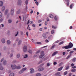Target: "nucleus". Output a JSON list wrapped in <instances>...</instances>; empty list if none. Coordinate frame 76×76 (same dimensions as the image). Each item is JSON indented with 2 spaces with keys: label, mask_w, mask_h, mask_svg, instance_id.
Here are the masks:
<instances>
[{
  "label": "nucleus",
  "mask_w": 76,
  "mask_h": 76,
  "mask_svg": "<svg viewBox=\"0 0 76 76\" xmlns=\"http://www.w3.org/2000/svg\"><path fill=\"white\" fill-rule=\"evenodd\" d=\"M54 19H55L56 20H57V17L55 16L54 17Z\"/></svg>",
  "instance_id": "603ef678"
},
{
  "label": "nucleus",
  "mask_w": 76,
  "mask_h": 76,
  "mask_svg": "<svg viewBox=\"0 0 76 76\" xmlns=\"http://www.w3.org/2000/svg\"><path fill=\"white\" fill-rule=\"evenodd\" d=\"M41 44V42H37V44Z\"/></svg>",
  "instance_id": "052dcab7"
},
{
  "label": "nucleus",
  "mask_w": 76,
  "mask_h": 76,
  "mask_svg": "<svg viewBox=\"0 0 76 76\" xmlns=\"http://www.w3.org/2000/svg\"><path fill=\"white\" fill-rule=\"evenodd\" d=\"M22 3V1L21 0H18V5H21V4Z\"/></svg>",
  "instance_id": "20e7f679"
},
{
  "label": "nucleus",
  "mask_w": 76,
  "mask_h": 76,
  "mask_svg": "<svg viewBox=\"0 0 76 76\" xmlns=\"http://www.w3.org/2000/svg\"><path fill=\"white\" fill-rule=\"evenodd\" d=\"M63 69V66H61L60 68H59L58 69V71H61Z\"/></svg>",
  "instance_id": "2eb2a0df"
},
{
  "label": "nucleus",
  "mask_w": 76,
  "mask_h": 76,
  "mask_svg": "<svg viewBox=\"0 0 76 76\" xmlns=\"http://www.w3.org/2000/svg\"><path fill=\"white\" fill-rule=\"evenodd\" d=\"M23 73V72L22 70L19 72V74H21V73Z\"/></svg>",
  "instance_id": "473e14b6"
},
{
  "label": "nucleus",
  "mask_w": 76,
  "mask_h": 76,
  "mask_svg": "<svg viewBox=\"0 0 76 76\" xmlns=\"http://www.w3.org/2000/svg\"><path fill=\"white\" fill-rule=\"evenodd\" d=\"M12 56H13V54H11L10 55V57H12Z\"/></svg>",
  "instance_id": "4d7b16f0"
},
{
  "label": "nucleus",
  "mask_w": 76,
  "mask_h": 76,
  "mask_svg": "<svg viewBox=\"0 0 76 76\" xmlns=\"http://www.w3.org/2000/svg\"><path fill=\"white\" fill-rule=\"evenodd\" d=\"M48 34V32H46L45 33V35H47V34Z\"/></svg>",
  "instance_id": "774afa93"
},
{
  "label": "nucleus",
  "mask_w": 76,
  "mask_h": 76,
  "mask_svg": "<svg viewBox=\"0 0 76 76\" xmlns=\"http://www.w3.org/2000/svg\"><path fill=\"white\" fill-rule=\"evenodd\" d=\"M45 42H49V41H48V40H47V39L46 40H45Z\"/></svg>",
  "instance_id": "09e8293b"
},
{
  "label": "nucleus",
  "mask_w": 76,
  "mask_h": 76,
  "mask_svg": "<svg viewBox=\"0 0 76 76\" xmlns=\"http://www.w3.org/2000/svg\"><path fill=\"white\" fill-rule=\"evenodd\" d=\"M21 42H22V41H21V40L19 41V42L18 43V45H19L20 44V43H21Z\"/></svg>",
  "instance_id": "37998d69"
},
{
  "label": "nucleus",
  "mask_w": 76,
  "mask_h": 76,
  "mask_svg": "<svg viewBox=\"0 0 76 76\" xmlns=\"http://www.w3.org/2000/svg\"><path fill=\"white\" fill-rule=\"evenodd\" d=\"M57 64V63L56 62H54L53 63V64L54 65H56V64Z\"/></svg>",
  "instance_id": "bf43d9fd"
},
{
  "label": "nucleus",
  "mask_w": 76,
  "mask_h": 76,
  "mask_svg": "<svg viewBox=\"0 0 76 76\" xmlns=\"http://www.w3.org/2000/svg\"><path fill=\"white\" fill-rule=\"evenodd\" d=\"M27 57H28V55H26L24 57V58H26Z\"/></svg>",
  "instance_id": "49530a36"
},
{
  "label": "nucleus",
  "mask_w": 76,
  "mask_h": 76,
  "mask_svg": "<svg viewBox=\"0 0 76 76\" xmlns=\"http://www.w3.org/2000/svg\"><path fill=\"white\" fill-rule=\"evenodd\" d=\"M26 70V68H23L21 69V70H22V71H23V72H25V70Z\"/></svg>",
  "instance_id": "a211bd4d"
},
{
  "label": "nucleus",
  "mask_w": 76,
  "mask_h": 76,
  "mask_svg": "<svg viewBox=\"0 0 76 76\" xmlns=\"http://www.w3.org/2000/svg\"><path fill=\"white\" fill-rule=\"evenodd\" d=\"M73 6H74V4H72L69 7H70V9H72V7H73Z\"/></svg>",
  "instance_id": "5701e85b"
},
{
  "label": "nucleus",
  "mask_w": 76,
  "mask_h": 76,
  "mask_svg": "<svg viewBox=\"0 0 76 76\" xmlns=\"http://www.w3.org/2000/svg\"><path fill=\"white\" fill-rule=\"evenodd\" d=\"M8 10H6L5 12V14L7 15V13H8Z\"/></svg>",
  "instance_id": "c85d7f7f"
},
{
  "label": "nucleus",
  "mask_w": 76,
  "mask_h": 76,
  "mask_svg": "<svg viewBox=\"0 0 76 76\" xmlns=\"http://www.w3.org/2000/svg\"><path fill=\"white\" fill-rule=\"evenodd\" d=\"M64 43V42L62 41L59 43V45H61V44H63Z\"/></svg>",
  "instance_id": "7c9ffc66"
},
{
  "label": "nucleus",
  "mask_w": 76,
  "mask_h": 76,
  "mask_svg": "<svg viewBox=\"0 0 76 76\" xmlns=\"http://www.w3.org/2000/svg\"><path fill=\"white\" fill-rule=\"evenodd\" d=\"M17 58H19L20 57V54H18L17 56Z\"/></svg>",
  "instance_id": "58836bf2"
},
{
  "label": "nucleus",
  "mask_w": 76,
  "mask_h": 76,
  "mask_svg": "<svg viewBox=\"0 0 76 76\" xmlns=\"http://www.w3.org/2000/svg\"><path fill=\"white\" fill-rule=\"evenodd\" d=\"M49 18H52V19H53V18H54V16H53V15L51 14L49 15Z\"/></svg>",
  "instance_id": "1a4fd4ad"
},
{
  "label": "nucleus",
  "mask_w": 76,
  "mask_h": 76,
  "mask_svg": "<svg viewBox=\"0 0 76 76\" xmlns=\"http://www.w3.org/2000/svg\"><path fill=\"white\" fill-rule=\"evenodd\" d=\"M3 3L2 1H0V6H2Z\"/></svg>",
  "instance_id": "aec40b11"
},
{
  "label": "nucleus",
  "mask_w": 76,
  "mask_h": 76,
  "mask_svg": "<svg viewBox=\"0 0 76 76\" xmlns=\"http://www.w3.org/2000/svg\"><path fill=\"white\" fill-rule=\"evenodd\" d=\"M46 20H47V22H48L49 21V19H48V18H46Z\"/></svg>",
  "instance_id": "5fc2aeb1"
},
{
  "label": "nucleus",
  "mask_w": 76,
  "mask_h": 76,
  "mask_svg": "<svg viewBox=\"0 0 76 76\" xmlns=\"http://www.w3.org/2000/svg\"><path fill=\"white\" fill-rule=\"evenodd\" d=\"M63 64V63H60L59 64V66H61V65H62V64Z\"/></svg>",
  "instance_id": "8fccbe9b"
},
{
  "label": "nucleus",
  "mask_w": 76,
  "mask_h": 76,
  "mask_svg": "<svg viewBox=\"0 0 76 76\" xmlns=\"http://www.w3.org/2000/svg\"><path fill=\"white\" fill-rule=\"evenodd\" d=\"M48 24L47 22V21L45 22V25H47V24Z\"/></svg>",
  "instance_id": "0e129e2a"
},
{
  "label": "nucleus",
  "mask_w": 76,
  "mask_h": 76,
  "mask_svg": "<svg viewBox=\"0 0 76 76\" xmlns=\"http://www.w3.org/2000/svg\"><path fill=\"white\" fill-rule=\"evenodd\" d=\"M30 70H31L30 71V73H34V72H35V71H34V69H33V68H31L30 69Z\"/></svg>",
  "instance_id": "423d86ee"
},
{
  "label": "nucleus",
  "mask_w": 76,
  "mask_h": 76,
  "mask_svg": "<svg viewBox=\"0 0 76 76\" xmlns=\"http://www.w3.org/2000/svg\"><path fill=\"white\" fill-rule=\"evenodd\" d=\"M11 67H12V69L14 70V69H16V65H12L11 66Z\"/></svg>",
  "instance_id": "f257e3e1"
},
{
  "label": "nucleus",
  "mask_w": 76,
  "mask_h": 76,
  "mask_svg": "<svg viewBox=\"0 0 76 76\" xmlns=\"http://www.w3.org/2000/svg\"><path fill=\"white\" fill-rule=\"evenodd\" d=\"M59 42V40H57V41L56 42V43H58Z\"/></svg>",
  "instance_id": "69168bd1"
},
{
  "label": "nucleus",
  "mask_w": 76,
  "mask_h": 76,
  "mask_svg": "<svg viewBox=\"0 0 76 76\" xmlns=\"http://www.w3.org/2000/svg\"><path fill=\"white\" fill-rule=\"evenodd\" d=\"M29 22H30V24H32V23H33V21H30L29 22V20H28V23H27V24L28 25V24H29Z\"/></svg>",
  "instance_id": "4468645a"
},
{
  "label": "nucleus",
  "mask_w": 76,
  "mask_h": 76,
  "mask_svg": "<svg viewBox=\"0 0 76 76\" xmlns=\"http://www.w3.org/2000/svg\"><path fill=\"white\" fill-rule=\"evenodd\" d=\"M41 75L40 73H38L36 74V76H41Z\"/></svg>",
  "instance_id": "c9c22d12"
},
{
  "label": "nucleus",
  "mask_w": 76,
  "mask_h": 76,
  "mask_svg": "<svg viewBox=\"0 0 76 76\" xmlns=\"http://www.w3.org/2000/svg\"><path fill=\"white\" fill-rule=\"evenodd\" d=\"M39 52H40V50H39L36 52V54H38Z\"/></svg>",
  "instance_id": "de8ad7c7"
},
{
  "label": "nucleus",
  "mask_w": 76,
  "mask_h": 76,
  "mask_svg": "<svg viewBox=\"0 0 76 76\" xmlns=\"http://www.w3.org/2000/svg\"><path fill=\"white\" fill-rule=\"evenodd\" d=\"M7 44H10V41L9 40H7Z\"/></svg>",
  "instance_id": "72a5a7b5"
},
{
  "label": "nucleus",
  "mask_w": 76,
  "mask_h": 76,
  "mask_svg": "<svg viewBox=\"0 0 76 76\" xmlns=\"http://www.w3.org/2000/svg\"><path fill=\"white\" fill-rule=\"evenodd\" d=\"M46 35L45 33H43L42 35V37H43L44 38V39H45L46 38H47V37H46Z\"/></svg>",
  "instance_id": "f8f14e48"
},
{
  "label": "nucleus",
  "mask_w": 76,
  "mask_h": 76,
  "mask_svg": "<svg viewBox=\"0 0 76 76\" xmlns=\"http://www.w3.org/2000/svg\"><path fill=\"white\" fill-rule=\"evenodd\" d=\"M3 64L4 65H5V64H6V61H4L3 62Z\"/></svg>",
  "instance_id": "e433bc0d"
},
{
  "label": "nucleus",
  "mask_w": 76,
  "mask_h": 76,
  "mask_svg": "<svg viewBox=\"0 0 76 76\" xmlns=\"http://www.w3.org/2000/svg\"><path fill=\"white\" fill-rule=\"evenodd\" d=\"M42 28H41L39 29V31H42Z\"/></svg>",
  "instance_id": "338daca9"
},
{
  "label": "nucleus",
  "mask_w": 76,
  "mask_h": 76,
  "mask_svg": "<svg viewBox=\"0 0 76 76\" xmlns=\"http://www.w3.org/2000/svg\"><path fill=\"white\" fill-rule=\"evenodd\" d=\"M52 38H53V36H52L50 35V36L48 37V39H51Z\"/></svg>",
  "instance_id": "6ab92c4d"
},
{
  "label": "nucleus",
  "mask_w": 76,
  "mask_h": 76,
  "mask_svg": "<svg viewBox=\"0 0 76 76\" xmlns=\"http://www.w3.org/2000/svg\"><path fill=\"white\" fill-rule=\"evenodd\" d=\"M63 56H64V55H65V54H66V52H63Z\"/></svg>",
  "instance_id": "e2e57ef3"
},
{
  "label": "nucleus",
  "mask_w": 76,
  "mask_h": 76,
  "mask_svg": "<svg viewBox=\"0 0 76 76\" xmlns=\"http://www.w3.org/2000/svg\"><path fill=\"white\" fill-rule=\"evenodd\" d=\"M20 66H16V69H20Z\"/></svg>",
  "instance_id": "a878e982"
},
{
  "label": "nucleus",
  "mask_w": 76,
  "mask_h": 76,
  "mask_svg": "<svg viewBox=\"0 0 76 76\" xmlns=\"http://www.w3.org/2000/svg\"><path fill=\"white\" fill-rule=\"evenodd\" d=\"M28 0H26L25 1L26 4V5L28 4Z\"/></svg>",
  "instance_id": "a18cd8bd"
},
{
  "label": "nucleus",
  "mask_w": 76,
  "mask_h": 76,
  "mask_svg": "<svg viewBox=\"0 0 76 76\" xmlns=\"http://www.w3.org/2000/svg\"><path fill=\"white\" fill-rule=\"evenodd\" d=\"M3 21V18H1L0 19V22H1Z\"/></svg>",
  "instance_id": "13d9d810"
},
{
  "label": "nucleus",
  "mask_w": 76,
  "mask_h": 76,
  "mask_svg": "<svg viewBox=\"0 0 76 76\" xmlns=\"http://www.w3.org/2000/svg\"><path fill=\"white\" fill-rule=\"evenodd\" d=\"M44 70V68H41L39 69H38V71L39 72H41V71H42Z\"/></svg>",
  "instance_id": "9d476101"
},
{
  "label": "nucleus",
  "mask_w": 76,
  "mask_h": 76,
  "mask_svg": "<svg viewBox=\"0 0 76 76\" xmlns=\"http://www.w3.org/2000/svg\"><path fill=\"white\" fill-rule=\"evenodd\" d=\"M20 13V11L19 10V11H18L17 12V14H19V13Z\"/></svg>",
  "instance_id": "ea45409f"
},
{
  "label": "nucleus",
  "mask_w": 76,
  "mask_h": 76,
  "mask_svg": "<svg viewBox=\"0 0 76 76\" xmlns=\"http://www.w3.org/2000/svg\"><path fill=\"white\" fill-rule=\"evenodd\" d=\"M60 74V72H57L56 73L55 75L56 76H58V75H59Z\"/></svg>",
  "instance_id": "393cba45"
},
{
  "label": "nucleus",
  "mask_w": 76,
  "mask_h": 76,
  "mask_svg": "<svg viewBox=\"0 0 76 76\" xmlns=\"http://www.w3.org/2000/svg\"><path fill=\"white\" fill-rule=\"evenodd\" d=\"M44 56V54H42L39 56V58H42V57H43Z\"/></svg>",
  "instance_id": "6e6552de"
},
{
  "label": "nucleus",
  "mask_w": 76,
  "mask_h": 76,
  "mask_svg": "<svg viewBox=\"0 0 76 76\" xmlns=\"http://www.w3.org/2000/svg\"><path fill=\"white\" fill-rule=\"evenodd\" d=\"M64 48H65V49H69L70 48H69V45H66L65 46L63 47Z\"/></svg>",
  "instance_id": "0eeeda50"
},
{
  "label": "nucleus",
  "mask_w": 76,
  "mask_h": 76,
  "mask_svg": "<svg viewBox=\"0 0 76 76\" xmlns=\"http://www.w3.org/2000/svg\"><path fill=\"white\" fill-rule=\"evenodd\" d=\"M2 15H3V14H2V13L0 12V18H1V17H2Z\"/></svg>",
  "instance_id": "f704fd0d"
},
{
  "label": "nucleus",
  "mask_w": 76,
  "mask_h": 76,
  "mask_svg": "<svg viewBox=\"0 0 76 76\" xmlns=\"http://www.w3.org/2000/svg\"><path fill=\"white\" fill-rule=\"evenodd\" d=\"M52 28L53 29H56V28H57V27H55L54 26H52Z\"/></svg>",
  "instance_id": "4c0bfd02"
},
{
  "label": "nucleus",
  "mask_w": 76,
  "mask_h": 76,
  "mask_svg": "<svg viewBox=\"0 0 76 76\" xmlns=\"http://www.w3.org/2000/svg\"><path fill=\"white\" fill-rule=\"evenodd\" d=\"M67 74V71H66L64 73V75H66Z\"/></svg>",
  "instance_id": "79ce46f5"
},
{
  "label": "nucleus",
  "mask_w": 76,
  "mask_h": 76,
  "mask_svg": "<svg viewBox=\"0 0 76 76\" xmlns=\"http://www.w3.org/2000/svg\"><path fill=\"white\" fill-rule=\"evenodd\" d=\"M14 75H15L14 73H11L10 74V76H14Z\"/></svg>",
  "instance_id": "bb28decb"
},
{
  "label": "nucleus",
  "mask_w": 76,
  "mask_h": 76,
  "mask_svg": "<svg viewBox=\"0 0 76 76\" xmlns=\"http://www.w3.org/2000/svg\"><path fill=\"white\" fill-rule=\"evenodd\" d=\"M58 53V52L56 51L54 52L52 55V56H55L56 54H57Z\"/></svg>",
  "instance_id": "ddd939ff"
},
{
  "label": "nucleus",
  "mask_w": 76,
  "mask_h": 76,
  "mask_svg": "<svg viewBox=\"0 0 76 76\" xmlns=\"http://www.w3.org/2000/svg\"><path fill=\"white\" fill-rule=\"evenodd\" d=\"M23 49V51L24 52H26L27 51V46H24Z\"/></svg>",
  "instance_id": "7ed1b4c3"
},
{
  "label": "nucleus",
  "mask_w": 76,
  "mask_h": 76,
  "mask_svg": "<svg viewBox=\"0 0 76 76\" xmlns=\"http://www.w3.org/2000/svg\"><path fill=\"white\" fill-rule=\"evenodd\" d=\"M68 46H69V48H71L73 46V45L71 42H69Z\"/></svg>",
  "instance_id": "f03ea898"
},
{
  "label": "nucleus",
  "mask_w": 76,
  "mask_h": 76,
  "mask_svg": "<svg viewBox=\"0 0 76 76\" xmlns=\"http://www.w3.org/2000/svg\"><path fill=\"white\" fill-rule=\"evenodd\" d=\"M8 22L9 23H10L11 22H12V20H9Z\"/></svg>",
  "instance_id": "c756f323"
},
{
  "label": "nucleus",
  "mask_w": 76,
  "mask_h": 76,
  "mask_svg": "<svg viewBox=\"0 0 76 76\" xmlns=\"http://www.w3.org/2000/svg\"><path fill=\"white\" fill-rule=\"evenodd\" d=\"M14 13V9H12L11 11V15L12 16L13 15V13Z\"/></svg>",
  "instance_id": "39448f33"
},
{
  "label": "nucleus",
  "mask_w": 76,
  "mask_h": 76,
  "mask_svg": "<svg viewBox=\"0 0 76 76\" xmlns=\"http://www.w3.org/2000/svg\"><path fill=\"white\" fill-rule=\"evenodd\" d=\"M35 3L37 5H38V2H37V1H36Z\"/></svg>",
  "instance_id": "6e6d98bb"
},
{
  "label": "nucleus",
  "mask_w": 76,
  "mask_h": 76,
  "mask_svg": "<svg viewBox=\"0 0 76 76\" xmlns=\"http://www.w3.org/2000/svg\"><path fill=\"white\" fill-rule=\"evenodd\" d=\"M0 70H3V67L1 66V63H0Z\"/></svg>",
  "instance_id": "9b49d317"
},
{
  "label": "nucleus",
  "mask_w": 76,
  "mask_h": 76,
  "mask_svg": "<svg viewBox=\"0 0 76 76\" xmlns=\"http://www.w3.org/2000/svg\"><path fill=\"white\" fill-rule=\"evenodd\" d=\"M76 58H74L72 59V61H73V62H75V61H76Z\"/></svg>",
  "instance_id": "cd10ccee"
},
{
  "label": "nucleus",
  "mask_w": 76,
  "mask_h": 76,
  "mask_svg": "<svg viewBox=\"0 0 76 76\" xmlns=\"http://www.w3.org/2000/svg\"><path fill=\"white\" fill-rule=\"evenodd\" d=\"M47 66H50V64L49 63H48L47 64Z\"/></svg>",
  "instance_id": "680f3d73"
},
{
  "label": "nucleus",
  "mask_w": 76,
  "mask_h": 76,
  "mask_svg": "<svg viewBox=\"0 0 76 76\" xmlns=\"http://www.w3.org/2000/svg\"><path fill=\"white\" fill-rule=\"evenodd\" d=\"M42 22V20H39L38 21V23H40V22Z\"/></svg>",
  "instance_id": "3c124183"
},
{
  "label": "nucleus",
  "mask_w": 76,
  "mask_h": 76,
  "mask_svg": "<svg viewBox=\"0 0 76 76\" xmlns=\"http://www.w3.org/2000/svg\"><path fill=\"white\" fill-rule=\"evenodd\" d=\"M66 5L68 6H69V2H67L66 3Z\"/></svg>",
  "instance_id": "864d4df0"
},
{
  "label": "nucleus",
  "mask_w": 76,
  "mask_h": 76,
  "mask_svg": "<svg viewBox=\"0 0 76 76\" xmlns=\"http://www.w3.org/2000/svg\"><path fill=\"white\" fill-rule=\"evenodd\" d=\"M74 53V51H71L69 52V54H72V53Z\"/></svg>",
  "instance_id": "a19ab883"
},
{
  "label": "nucleus",
  "mask_w": 76,
  "mask_h": 76,
  "mask_svg": "<svg viewBox=\"0 0 76 76\" xmlns=\"http://www.w3.org/2000/svg\"><path fill=\"white\" fill-rule=\"evenodd\" d=\"M69 68V66H67L66 67V68L65 69V70H68Z\"/></svg>",
  "instance_id": "2f4dec72"
},
{
  "label": "nucleus",
  "mask_w": 76,
  "mask_h": 76,
  "mask_svg": "<svg viewBox=\"0 0 76 76\" xmlns=\"http://www.w3.org/2000/svg\"><path fill=\"white\" fill-rule=\"evenodd\" d=\"M28 53H30L31 54H32V51L30 50H28Z\"/></svg>",
  "instance_id": "b1692460"
},
{
  "label": "nucleus",
  "mask_w": 76,
  "mask_h": 76,
  "mask_svg": "<svg viewBox=\"0 0 76 76\" xmlns=\"http://www.w3.org/2000/svg\"><path fill=\"white\" fill-rule=\"evenodd\" d=\"M71 71L72 72H76V69L73 68L71 70Z\"/></svg>",
  "instance_id": "4be33fe9"
},
{
  "label": "nucleus",
  "mask_w": 76,
  "mask_h": 76,
  "mask_svg": "<svg viewBox=\"0 0 76 76\" xmlns=\"http://www.w3.org/2000/svg\"><path fill=\"white\" fill-rule=\"evenodd\" d=\"M5 10V7H4V6H3L2 8V12H4V11Z\"/></svg>",
  "instance_id": "412c9836"
},
{
  "label": "nucleus",
  "mask_w": 76,
  "mask_h": 76,
  "mask_svg": "<svg viewBox=\"0 0 76 76\" xmlns=\"http://www.w3.org/2000/svg\"><path fill=\"white\" fill-rule=\"evenodd\" d=\"M72 56V54H69V55L67 56V57L66 58V60H67V59H68V58H70V57H71V56Z\"/></svg>",
  "instance_id": "dca6fc26"
},
{
  "label": "nucleus",
  "mask_w": 76,
  "mask_h": 76,
  "mask_svg": "<svg viewBox=\"0 0 76 76\" xmlns=\"http://www.w3.org/2000/svg\"><path fill=\"white\" fill-rule=\"evenodd\" d=\"M1 42L2 43H5V39L4 38L2 39L1 40Z\"/></svg>",
  "instance_id": "f3484780"
},
{
  "label": "nucleus",
  "mask_w": 76,
  "mask_h": 76,
  "mask_svg": "<svg viewBox=\"0 0 76 76\" xmlns=\"http://www.w3.org/2000/svg\"><path fill=\"white\" fill-rule=\"evenodd\" d=\"M54 32V30H52L51 31V34H53Z\"/></svg>",
  "instance_id": "c03bdc74"
}]
</instances>
